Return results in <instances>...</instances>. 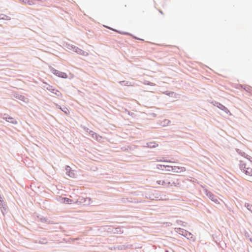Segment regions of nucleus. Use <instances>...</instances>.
Listing matches in <instances>:
<instances>
[{"label":"nucleus","instance_id":"12","mask_svg":"<svg viewBox=\"0 0 252 252\" xmlns=\"http://www.w3.org/2000/svg\"><path fill=\"white\" fill-rule=\"evenodd\" d=\"M46 0H36V1H41V2H44L46 1Z\"/></svg>","mask_w":252,"mask_h":252},{"label":"nucleus","instance_id":"10","mask_svg":"<svg viewBox=\"0 0 252 252\" xmlns=\"http://www.w3.org/2000/svg\"><path fill=\"white\" fill-rule=\"evenodd\" d=\"M164 165L159 164V166L161 167V170H164L165 168L164 167Z\"/></svg>","mask_w":252,"mask_h":252},{"label":"nucleus","instance_id":"4","mask_svg":"<svg viewBox=\"0 0 252 252\" xmlns=\"http://www.w3.org/2000/svg\"><path fill=\"white\" fill-rule=\"evenodd\" d=\"M61 201L63 203L67 204H71L74 203V202L72 200H71L69 198H66V197L62 198Z\"/></svg>","mask_w":252,"mask_h":252},{"label":"nucleus","instance_id":"2","mask_svg":"<svg viewBox=\"0 0 252 252\" xmlns=\"http://www.w3.org/2000/svg\"><path fill=\"white\" fill-rule=\"evenodd\" d=\"M171 170H172V173H180L185 172L186 171V169L184 167L173 166V167H171Z\"/></svg>","mask_w":252,"mask_h":252},{"label":"nucleus","instance_id":"3","mask_svg":"<svg viewBox=\"0 0 252 252\" xmlns=\"http://www.w3.org/2000/svg\"><path fill=\"white\" fill-rule=\"evenodd\" d=\"M52 72L54 74H55V75H56L58 77H60L61 78H65L67 77V75L65 73L59 71L57 70L53 69Z\"/></svg>","mask_w":252,"mask_h":252},{"label":"nucleus","instance_id":"13","mask_svg":"<svg viewBox=\"0 0 252 252\" xmlns=\"http://www.w3.org/2000/svg\"><path fill=\"white\" fill-rule=\"evenodd\" d=\"M157 167L158 169L161 170V167L159 166V164L157 165Z\"/></svg>","mask_w":252,"mask_h":252},{"label":"nucleus","instance_id":"16","mask_svg":"<svg viewBox=\"0 0 252 252\" xmlns=\"http://www.w3.org/2000/svg\"><path fill=\"white\" fill-rule=\"evenodd\" d=\"M134 38L135 39H139V40H142L141 39H140V38H137L136 37H134Z\"/></svg>","mask_w":252,"mask_h":252},{"label":"nucleus","instance_id":"11","mask_svg":"<svg viewBox=\"0 0 252 252\" xmlns=\"http://www.w3.org/2000/svg\"><path fill=\"white\" fill-rule=\"evenodd\" d=\"M9 119H10L11 121H9V120H8V122H11V123H16V121H15V122H14V121L13 120V119H12V118H9Z\"/></svg>","mask_w":252,"mask_h":252},{"label":"nucleus","instance_id":"14","mask_svg":"<svg viewBox=\"0 0 252 252\" xmlns=\"http://www.w3.org/2000/svg\"><path fill=\"white\" fill-rule=\"evenodd\" d=\"M164 167L165 168V169H166V168H167V166H168L169 165H167V164H164Z\"/></svg>","mask_w":252,"mask_h":252},{"label":"nucleus","instance_id":"8","mask_svg":"<svg viewBox=\"0 0 252 252\" xmlns=\"http://www.w3.org/2000/svg\"><path fill=\"white\" fill-rule=\"evenodd\" d=\"M3 199H2V198L0 196V205H1L2 206L3 205Z\"/></svg>","mask_w":252,"mask_h":252},{"label":"nucleus","instance_id":"15","mask_svg":"<svg viewBox=\"0 0 252 252\" xmlns=\"http://www.w3.org/2000/svg\"><path fill=\"white\" fill-rule=\"evenodd\" d=\"M111 29V30H113V31H116V32H119V33H121V32H118V31H116V30H114V29Z\"/></svg>","mask_w":252,"mask_h":252},{"label":"nucleus","instance_id":"9","mask_svg":"<svg viewBox=\"0 0 252 252\" xmlns=\"http://www.w3.org/2000/svg\"><path fill=\"white\" fill-rule=\"evenodd\" d=\"M90 133H93L92 135L93 137H94V136H95V137H97V134L95 133H94L93 131H90Z\"/></svg>","mask_w":252,"mask_h":252},{"label":"nucleus","instance_id":"7","mask_svg":"<svg viewBox=\"0 0 252 252\" xmlns=\"http://www.w3.org/2000/svg\"><path fill=\"white\" fill-rule=\"evenodd\" d=\"M173 166H167V168H166V169H165V170L167 171H168V172H172V170H171V167H173Z\"/></svg>","mask_w":252,"mask_h":252},{"label":"nucleus","instance_id":"1","mask_svg":"<svg viewBox=\"0 0 252 252\" xmlns=\"http://www.w3.org/2000/svg\"><path fill=\"white\" fill-rule=\"evenodd\" d=\"M244 171L246 175L251 177L250 180L252 182V163L251 161H249L244 164Z\"/></svg>","mask_w":252,"mask_h":252},{"label":"nucleus","instance_id":"5","mask_svg":"<svg viewBox=\"0 0 252 252\" xmlns=\"http://www.w3.org/2000/svg\"><path fill=\"white\" fill-rule=\"evenodd\" d=\"M209 198L214 202L216 203H219V200L217 198H216L213 194H210Z\"/></svg>","mask_w":252,"mask_h":252},{"label":"nucleus","instance_id":"6","mask_svg":"<svg viewBox=\"0 0 252 252\" xmlns=\"http://www.w3.org/2000/svg\"><path fill=\"white\" fill-rule=\"evenodd\" d=\"M147 146L150 148H155L158 146V144L156 143H147Z\"/></svg>","mask_w":252,"mask_h":252}]
</instances>
